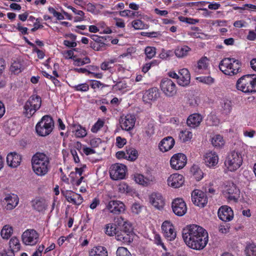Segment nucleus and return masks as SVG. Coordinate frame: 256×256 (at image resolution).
<instances>
[{
    "label": "nucleus",
    "instance_id": "obj_24",
    "mask_svg": "<svg viewBox=\"0 0 256 256\" xmlns=\"http://www.w3.org/2000/svg\"><path fill=\"white\" fill-rule=\"evenodd\" d=\"M136 118L134 115L128 114L124 118H121L120 122L122 130L129 131L133 128L135 125Z\"/></svg>",
    "mask_w": 256,
    "mask_h": 256
},
{
    "label": "nucleus",
    "instance_id": "obj_59",
    "mask_svg": "<svg viewBox=\"0 0 256 256\" xmlns=\"http://www.w3.org/2000/svg\"><path fill=\"white\" fill-rule=\"evenodd\" d=\"M9 248L8 250L15 252L16 249V236H13L11 238L9 242Z\"/></svg>",
    "mask_w": 256,
    "mask_h": 256
},
{
    "label": "nucleus",
    "instance_id": "obj_9",
    "mask_svg": "<svg viewBox=\"0 0 256 256\" xmlns=\"http://www.w3.org/2000/svg\"><path fill=\"white\" fill-rule=\"evenodd\" d=\"M39 234L34 229H27L22 235V240L26 246H34L39 242Z\"/></svg>",
    "mask_w": 256,
    "mask_h": 256
},
{
    "label": "nucleus",
    "instance_id": "obj_39",
    "mask_svg": "<svg viewBox=\"0 0 256 256\" xmlns=\"http://www.w3.org/2000/svg\"><path fill=\"white\" fill-rule=\"evenodd\" d=\"M126 156L128 160L134 161L137 158L138 153L136 149L129 148L126 150Z\"/></svg>",
    "mask_w": 256,
    "mask_h": 256
},
{
    "label": "nucleus",
    "instance_id": "obj_19",
    "mask_svg": "<svg viewBox=\"0 0 256 256\" xmlns=\"http://www.w3.org/2000/svg\"><path fill=\"white\" fill-rule=\"evenodd\" d=\"M223 194L228 200L236 202L239 197L240 190L237 188L236 184H232V185L226 186Z\"/></svg>",
    "mask_w": 256,
    "mask_h": 256
},
{
    "label": "nucleus",
    "instance_id": "obj_48",
    "mask_svg": "<svg viewBox=\"0 0 256 256\" xmlns=\"http://www.w3.org/2000/svg\"><path fill=\"white\" fill-rule=\"evenodd\" d=\"M116 256H132L128 250L124 247H118L116 252Z\"/></svg>",
    "mask_w": 256,
    "mask_h": 256
},
{
    "label": "nucleus",
    "instance_id": "obj_14",
    "mask_svg": "<svg viewBox=\"0 0 256 256\" xmlns=\"http://www.w3.org/2000/svg\"><path fill=\"white\" fill-rule=\"evenodd\" d=\"M192 200L196 206L200 208H204L208 203V197L206 194L200 190H194L192 191Z\"/></svg>",
    "mask_w": 256,
    "mask_h": 256
},
{
    "label": "nucleus",
    "instance_id": "obj_55",
    "mask_svg": "<svg viewBox=\"0 0 256 256\" xmlns=\"http://www.w3.org/2000/svg\"><path fill=\"white\" fill-rule=\"evenodd\" d=\"M145 180L148 186L150 184L156 181L155 177L150 172H148L144 176Z\"/></svg>",
    "mask_w": 256,
    "mask_h": 256
},
{
    "label": "nucleus",
    "instance_id": "obj_57",
    "mask_svg": "<svg viewBox=\"0 0 256 256\" xmlns=\"http://www.w3.org/2000/svg\"><path fill=\"white\" fill-rule=\"evenodd\" d=\"M126 143V140L120 136H117L116 138V146L118 148H122Z\"/></svg>",
    "mask_w": 256,
    "mask_h": 256
},
{
    "label": "nucleus",
    "instance_id": "obj_47",
    "mask_svg": "<svg viewBox=\"0 0 256 256\" xmlns=\"http://www.w3.org/2000/svg\"><path fill=\"white\" fill-rule=\"evenodd\" d=\"M135 182L144 186H148L147 183L145 180L144 176L142 174H136L134 175Z\"/></svg>",
    "mask_w": 256,
    "mask_h": 256
},
{
    "label": "nucleus",
    "instance_id": "obj_6",
    "mask_svg": "<svg viewBox=\"0 0 256 256\" xmlns=\"http://www.w3.org/2000/svg\"><path fill=\"white\" fill-rule=\"evenodd\" d=\"M42 105L40 96L33 94L30 96L24 106L22 114L27 118H30L40 109Z\"/></svg>",
    "mask_w": 256,
    "mask_h": 256
},
{
    "label": "nucleus",
    "instance_id": "obj_20",
    "mask_svg": "<svg viewBox=\"0 0 256 256\" xmlns=\"http://www.w3.org/2000/svg\"><path fill=\"white\" fill-rule=\"evenodd\" d=\"M184 178L182 174L177 173L170 174L167 179V184L169 186L178 188L184 184Z\"/></svg>",
    "mask_w": 256,
    "mask_h": 256
},
{
    "label": "nucleus",
    "instance_id": "obj_31",
    "mask_svg": "<svg viewBox=\"0 0 256 256\" xmlns=\"http://www.w3.org/2000/svg\"><path fill=\"white\" fill-rule=\"evenodd\" d=\"M191 50L192 49L187 46H179L175 49L174 54L177 58H184L188 56Z\"/></svg>",
    "mask_w": 256,
    "mask_h": 256
},
{
    "label": "nucleus",
    "instance_id": "obj_62",
    "mask_svg": "<svg viewBox=\"0 0 256 256\" xmlns=\"http://www.w3.org/2000/svg\"><path fill=\"white\" fill-rule=\"evenodd\" d=\"M100 204V200L97 198H94L92 200V203L90 204V208L92 209V210H94V208H96L99 204Z\"/></svg>",
    "mask_w": 256,
    "mask_h": 256
},
{
    "label": "nucleus",
    "instance_id": "obj_22",
    "mask_svg": "<svg viewBox=\"0 0 256 256\" xmlns=\"http://www.w3.org/2000/svg\"><path fill=\"white\" fill-rule=\"evenodd\" d=\"M218 216L224 222L230 221L234 218V212L232 208L228 206L220 207L218 212Z\"/></svg>",
    "mask_w": 256,
    "mask_h": 256
},
{
    "label": "nucleus",
    "instance_id": "obj_17",
    "mask_svg": "<svg viewBox=\"0 0 256 256\" xmlns=\"http://www.w3.org/2000/svg\"><path fill=\"white\" fill-rule=\"evenodd\" d=\"M106 209L114 214H120L124 212L126 206L120 200H112L106 204Z\"/></svg>",
    "mask_w": 256,
    "mask_h": 256
},
{
    "label": "nucleus",
    "instance_id": "obj_43",
    "mask_svg": "<svg viewBox=\"0 0 256 256\" xmlns=\"http://www.w3.org/2000/svg\"><path fill=\"white\" fill-rule=\"evenodd\" d=\"M104 120L98 118L97 122L92 126L91 132L93 133H97L104 126Z\"/></svg>",
    "mask_w": 256,
    "mask_h": 256
},
{
    "label": "nucleus",
    "instance_id": "obj_41",
    "mask_svg": "<svg viewBox=\"0 0 256 256\" xmlns=\"http://www.w3.org/2000/svg\"><path fill=\"white\" fill-rule=\"evenodd\" d=\"M191 171L193 172V176L197 181H200L204 177L203 172L197 166H192Z\"/></svg>",
    "mask_w": 256,
    "mask_h": 256
},
{
    "label": "nucleus",
    "instance_id": "obj_40",
    "mask_svg": "<svg viewBox=\"0 0 256 256\" xmlns=\"http://www.w3.org/2000/svg\"><path fill=\"white\" fill-rule=\"evenodd\" d=\"M222 112L226 114H229L232 110L231 102L228 100H224L222 102Z\"/></svg>",
    "mask_w": 256,
    "mask_h": 256
},
{
    "label": "nucleus",
    "instance_id": "obj_61",
    "mask_svg": "<svg viewBox=\"0 0 256 256\" xmlns=\"http://www.w3.org/2000/svg\"><path fill=\"white\" fill-rule=\"evenodd\" d=\"M67 8L72 10L74 13L76 14H77L80 16H84V13L83 11L80 10H77L74 8L72 7L71 6H67Z\"/></svg>",
    "mask_w": 256,
    "mask_h": 256
},
{
    "label": "nucleus",
    "instance_id": "obj_3",
    "mask_svg": "<svg viewBox=\"0 0 256 256\" xmlns=\"http://www.w3.org/2000/svg\"><path fill=\"white\" fill-rule=\"evenodd\" d=\"M242 63L234 58H227L222 59L220 64L219 68L224 74L234 76L241 71Z\"/></svg>",
    "mask_w": 256,
    "mask_h": 256
},
{
    "label": "nucleus",
    "instance_id": "obj_10",
    "mask_svg": "<svg viewBox=\"0 0 256 256\" xmlns=\"http://www.w3.org/2000/svg\"><path fill=\"white\" fill-rule=\"evenodd\" d=\"M126 170V166L123 164H112L110 170V178L115 180L124 179Z\"/></svg>",
    "mask_w": 256,
    "mask_h": 256
},
{
    "label": "nucleus",
    "instance_id": "obj_37",
    "mask_svg": "<svg viewBox=\"0 0 256 256\" xmlns=\"http://www.w3.org/2000/svg\"><path fill=\"white\" fill-rule=\"evenodd\" d=\"M71 88L76 92H87L90 90V86L87 83L80 84L77 85L71 86Z\"/></svg>",
    "mask_w": 256,
    "mask_h": 256
},
{
    "label": "nucleus",
    "instance_id": "obj_34",
    "mask_svg": "<svg viewBox=\"0 0 256 256\" xmlns=\"http://www.w3.org/2000/svg\"><path fill=\"white\" fill-rule=\"evenodd\" d=\"M211 143L216 148H222L225 144L223 136L220 134H216L211 139Z\"/></svg>",
    "mask_w": 256,
    "mask_h": 256
},
{
    "label": "nucleus",
    "instance_id": "obj_64",
    "mask_svg": "<svg viewBox=\"0 0 256 256\" xmlns=\"http://www.w3.org/2000/svg\"><path fill=\"white\" fill-rule=\"evenodd\" d=\"M246 38L250 40H254L256 39V33L254 30H250Z\"/></svg>",
    "mask_w": 256,
    "mask_h": 256
},
{
    "label": "nucleus",
    "instance_id": "obj_33",
    "mask_svg": "<svg viewBox=\"0 0 256 256\" xmlns=\"http://www.w3.org/2000/svg\"><path fill=\"white\" fill-rule=\"evenodd\" d=\"M89 256H108L106 248L102 246H94L89 252Z\"/></svg>",
    "mask_w": 256,
    "mask_h": 256
},
{
    "label": "nucleus",
    "instance_id": "obj_13",
    "mask_svg": "<svg viewBox=\"0 0 256 256\" xmlns=\"http://www.w3.org/2000/svg\"><path fill=\"white\" fill-rule=\"evenodd\" d=\"M162 230L164 236L168 241L174 240L176 236V232L173 224L168 220L164 221L162 225Z\"/></svg>",
    "mask_w": 256,
    "mask_h": 256
},
{
    "label": "nucleus",
    "instance_id": "obj_1",
    "mask_svg": "<svg viewBox=\"0 0 256 256\" xmlns=\"http://www.w3.org/2000/svg\"><path fill=\"white\" fill-rule=\"evenodd\" d=\"M182 236L186 244L194 250H202L208 242L207 232L196 224L187 226L182 230Z\"/></svg>",
    "mask_w": 256,
    "mask_h": 256
},
{
    "label": "nucleus",
    "instance_id": "obj_30",
    "mask_svg": "<svg viewBox=\"0 0 256 256\" xmlns=\"http://www.w3.org/2000/svg\"><path fill=\"white\" fill-rule=\"evenodd\" d=\"M204 161L208 166L210 168L214 167L218 162V158L215 152H210L206 154Z\"/></svg>",
    "mask_w": 256,
    "mask_h": 256
},
{
    "label": "nucleus",
    "instance_id": "obj_63",
    "mask_svg": "<svg viewBox=\"0 0 256 256\" xmlns=\"http://www.w3.org/2000/svg\"><path fill=\"white\" fill-rule=\"evenodd\" d=\"M64 44L68 48H74L76 46L77 44L75 41H70L68 40H64Z\"/></svg>",
    "mask_w": 256,
    "mask_h": 256
},
{
    "label": "nucleus",
    "instance_id": "obj_58",
    "mask_svg": "<svg viewBox=\"0 0 256 256\" xmlns=\"http://www.w3.org/2000/svg\"><path fill=\"white\" fill-rule=\"evenodd\" d=\"M102 142V140L100 138H94L90 140V144L93 148H97L99 144Z\"/></svg>",
    "mask_w": 256,
    "mask_h": 256
},
{
    "label": "nucleus",
    "instance_id": "obj_2",
    "mask_svg": "<svg viewBox=\"0 0 256 256\" xmlns=\"http://www.w3.org/2000/svg\"><path fill=\"white\" fill-rule=\"evenodd\" d=\"M49 164V158L44 153H36L32 157V170L38 176H44L48 173Z\"/></svg>",
    "mask_w": 256,
    "mask_h": 256
},
{
    "label": "nucleus",
    "instance_id": "obj_8",
    "mask_svg": "<svg viewBox=\"0 0 256 256\" xmlns=\"http://www.w3.org/2000/svg\"><path fill=\"white\" fill-rule=\"evenodd\" d=\"M104 231L106 234L108 236H115L117 240L122 242L124 244H130L132 238L131 236L128 234H122L114 223H110L105 226Z\"/></svg>",
    "mask_w": 256,
    "mask_h": 256
},
{
    "label": "nucleus",
    "instance_id": "obj_4",
    "mask_svg": "<svg viewBox=\"0 0 256 256\" xmlns=\"http://www.w3.org/2000/svg\"><path fill=\"white\" fill-rule=\"evenodd\" d=\"M236 88L246 94L256 92V75L246 74L239 78L236 83Z\"/></svg>",
    "mask_w": 256,
    "mask_h": 256
},
{
    "label": "nucleus",
    "instance_id": "obj_46",
    "mask_svg": "<svg viewBox=\"0 0 256 256\" xmlns=\"http://www.w3.org/2000/svg\"><path fill=\"white\" fill-rule=\"evenodd\" d=\"M61 194L64 196L68 202L72 203V202L73 201L72 199L74 196V194H76V193L74 192L72 190H62Z\"/></svg>",
    "mask_w": 256,
    "mask_h": 256
},
{
    "label": "nucleus",
    "instance_id": "obj_50",
    "mask_svg": "<svg viewBox=\"0 0 256 256\" xmlns=\"http://www.w3.org/2000/svg\"><path fill=\"white\" fill-rule=\"evenodd\" d=\"M197 79L200 82L208 85L212 84L214 82V78L210 76H200Z\"/></svg>",
    "mask_w": 256,
    "mask_h": 256
},
{
    "label": "nucleus",
    "instance_id": "obj_26",
    "mask_svg": "<svg viewBox=\"0 0 256 256\" xmlns=\"http://www.w3.org/2000/svg\"><path fill=\"white\" fill-rule=\"evenodd\" d=\"M175 144L174 140L172 136H168L163 138L160 142L158 147L162 152H168L171 150Z\"/></svg>",
    "mask_w": 256,
    "mask_h": 256
},
{
    "label": "nucleus",
    "instance_id": "obj_49",
    "mask_svg": "<svg viewBox=\"0 0 256 256\" xmlns=\"http://www.w3.org/2000/svg\"><path fill=\"white\" fill-rule=\"evenodd\" d=\"M132 25L135 30H142L145 28V24L140 20H133L132 22Z\"/></svg>",
    "mask_w": 256,
    "mask_h": 256
},
{
    "label": "nucleus",
    "instance_id": "obj_7",
    "mask_svg": "<svg viewBox=\"0 0 256 256\" xmlns=\"http://www.w3.org/2000/svg\"><path fill=\"white\" fill-rule=\"evenodd\" d=\"M242 152L234 150L228 154L224 162V165L229 171L234 172L242 166Z\"/></svg>",
    "mask_w": 256,
    "mask_h": 256
},
{
    "label": "nucleus",
    "instance_id": "obj_45",
    "mask_svg": "<svg viewBox=\"0 0 256 256\" xmlns=\"http://www.w3.org/2000/svg\"><path fill=\"white\" fill-rule=\"evenodd\" d=\"M89 82L90 87L94 90L100 88H104L108 86V85L97 80H90Z\"/></svg>",
    "mask_w": 256,
    "mask_h": 256
},
{
    "label": "nucleus",
    "instance_id": "obj_42",
    "mask_svg": "<svg viewBox=\"0 0 256 256\" xmlns=\"http://www.w3.org/2000/svg\"><path fill=\"white\" fill-rule=\"evenodd\" d=\"M244 251L246 256H256V245L254 244H248Z\"/></svg>",
    "mask_w": 256,
    "mask_h": 256
},
{
    "label": "nucleus",
    "instance_id": "obj_35",
    "mask_svg": "<svg viewBox=\"0 0 256 256\" xmlns=\"http://www.w3.org/2000/svg\"><path fill=\"white\" fill-rule=\"evenodd\" d=\"M13 228L9 225H5L1 230L0 234L3 239L8 240L13 233Z\"/></svg>",
    "mask_w": 256,
    "mask_h": 256
},
{
    "label": "nucleus",
    "instance_id": "obj_52",
    "mask_svg": "<svg viewBox=\"0 0 256 256\" xmlns=\"http://www.w3.org/2000/svg\"><path fill=\"white\" fill-rule=\"evenodd\" d=\"M127 88V84L124 82H118L113 86L112 88L115 90L121 91Z\"/></svg>",
    "mask_w": 256,
    "mask_h": 256
},
{
    "label": "nucleus",
    "instance_id": "obj_44",
    "mask_svg": "<svg viewBox=\"0 0 256 256\" xmlns=\"http://www.w3.org/2000/svg\"><path fill=\"white\" fill-rule=\"evenodd\" d=\"M144 54L146 58L152 59L156 54V48L154 46H148L144 49Z\"/></svg>",
    "mask_w": 256,
    "mask_h": 256
},
{
    "label": "nucleus",
    "instance_id": "obj_28",
    "mask_svg": "<svg viewBox=\"0 0 256 256\" xmlns=\"http://www.w3.org/2000/svg\"><path fill=\"white\" fill-rule=\"evenodd\" d=\"M179 76L178 82L182 86H188L190 82V76L189 71L186 68H182L178 72Z\"/></svg>",
    "mask_w": 256,
    "mask_h": 256
},
{
    "label": "nucleus",
    "instance_id": "obj_18",
    "mask_svg": "<svg viewBox=\"0 0 256 256\" xmlns=\"http://www.w3.org/2000/svg\"><path fill=\"white\" fill-rule=\"evenodd\" d=\"M114 224L122 232V234L124 233V234H128L130 236L132 232V225L127 220H124L122 217L119 216L115 218Z\"/></svg>",
    "mask_w": 256,
    "mask_h": 256
},
{
    "label": "nucleus",
    "instance_id": "obj_32",
    "mask_svg": "<svg viewBox=\"0 0 256 256\" xmlns=\"http://www.w3.org/2000/svg\"><path fill=\"white\" fill-rule=\"evenodd\" d=\"M72 132L77 138H83L87 135V131L85 128L79 124L72 125Z\"/></svg>",
    "mask_w": 256,
    "mask_h": 256
},
{
    "label": "nucleus",
    "instance_id": "obj_36",
    "mask_svg": "<svg viewBox=\"0 0 256 256\" xmlns=\"http://www.w3.org/2000/svg\"><path fill=\"white\" fill-rule=\"evenodd\" d=\"M192 137V132L188 130L181 131L179 134L180 140L184 142L190 141Z\"/></svg>",
    "mask_w": 256,
    "mask_h": 256
},
{
    "label": "nucleus",
    "instance_id": "obj_27",
    "mask_svg": "<svg viewBox=\"0 0 256 256\" xmlns=\"http://www.w3.org/2000/svg\"><path fill=\"white\" fill-rule=\"evenodd\" d=\"M209 60L206 56H202L192 66V70L197 74H201L203 70H207L209 65Z\"/></svg>",
    "mask_w": 256,
    "mask_h": 256
},
{
    "label": "nucleus",
    "instance_id": "obj_51",
    "mask_svg": "<svg viewBox=\"0 0 256 256\" xmlns=\"http://www.w3.org/2000/svg\"><path fill=\"white\" fill-rule=\"evenodd\" d=\"M199 3L201 4H209L208 6V8L210 10H218L220 7V3L218 2H200Z\"/></svg>",
    "mask_w": 256,
    "mask_h": 256
},
{
    "label": "nucleus",
    "instance_id": "obj_29",
    "mask_svg": "<svg viewBox=\"0 0 256 256\" xmlns=\"http://www.w3.org/2000/svg\"><path fill=\"white\" fill-rule=\"evenodd\" d=\"M202 120V117L200 114H193L188 118L186 124L189 127L196 128L200 126Z\"/></svg>",
    "mask_w": 256,
    "mask_h": 256
},
{
    "label": "nucleus",
    "instance_id": "obj_16",
    "mask_svg": "<svg viewBox=\"0 0 256 256\" xmlns=\"http://www.w3.org/2000/svg\"><path fill=\"white\" fill-rule=\"evenodd\" d=\"M172 208L174 213L179 216L186 214L187 207L185 202L182 198H176L172 202Z\"/></svg>",
    "mask_w": 256,
    "mask_h": 256
},
{
    "label": "nucleus",
    "instance_id": "obj_11",
    "mask_svg": "<svg viewBox=\"0 0 256 256\" xmlns=\"http://www.w3.org/2000/svg\"><path fill=\"white\" fill-rule=\"evenodd\" d=\"M163 93L168 96H172L176 93V86L174 82L170 78L162 80L160 85Z\"/></svg>",
    "mask_w": 256,
    "mask_h": 256
},
{
    "label": "nucleus",
    "instance_id": "obj_56",
    "mask_svg": "<svg viewBox=\"0 0 256 256\" xmlns=\"http://www.w3.org/2000/svg\"><path fill=\"white\" fill-rule=\"evenodd\" d=\"M154 242L157 246H161L164 250H166V247L162 242L160 236L158 234H154Z\"/></svg>",
    "mask_w": 256,
    "mask_h": 256
},
{
    "label": "nucleus",
    "instance_id": "obj_38",
    "mask_svg": "<svg viewBox=\"0 0 256 256\" xmlns=\"http://www.w3.org/2000/svg\"><path fill=\"white\" fill-rule=\"evenodd\" d=\"M16 156V152H10L8 154L6 158V164L10 168L16 167V162L14 160V158Z\"/></svg>",
    "mask_w": 256,
    "mask_h": 256
},
{
    "label": "nucleus",
    "instance_id": "obj_21",
    "mask_svg": "<svg viewBox=\"0 0 256 256\" xmlns=\"http://www.w3.org/2000/svg\"><path fill=\"white\" fill-rule=\"evenodd\" d=\"M160 96V92L157 88H152L146 90L142 96V100L145 103L150 104L156 101Z\"/></svg>",
    "mask_w": 256,
    "mask_h": 256
},
{
    "label": "nucleus",
    "instance_id": "obj_23",
    "mask_svg": "<svg viewBox=\"0 0 256 256\" xmlns=\"http://www.w3.org/2000/svg\"><path fill=\"white\" fill-rule=\"evenodd\" d=\"M31 204L32 208L38 212H42L45 211L48 206V204L46 199L42 197H36L31 201Z\"/></svg>",
    "mask_w": 256,
    "mask_h": 256
},
{
    "label": "nucleus",
    "instance_id": "obj_12",
    "mask_svg": "<svg viewBox=\"0 0 256 256\" xmlns=\"http://www.w3.org/2000/svg\"><path fill=\"white\" fill-rule=\"evenodd\" d=\"M187 158L182 153L174 154L170 160V164L172 169L178 170L182 168L186 164Z\"/></svg>",
    "mask_w": 256,
    "mask_h": 256
},
{
    "label": "nucleus",
    "instance_id": "obj_15",
    "mask_svg": "<svg viewBox=\"0 0 256 256\" xmlns=\"http://www.w3.org/2000/svg\"><path fill=\"white\" fill-rule=\"evenodd\" d=\"M92 41L90 42V46L95 51H103L106 48L104 41L106 38L96 34H88Z\"/></svg>",
    "mask_w": 256,
    "mask_h": 256
},
{
    "label": "nucleus",
    "instance_id": "obj_53",
    "mask_svg": "<svg viewBox=\"0 0 256 256\" xmlns=\"http://www.w3.org/2000/svg\"><path fill=\"white\" fill-rule=\"evenodd\" d=\"M83 198L82 196L78 194H74V196L72 202V204L74 205H80L83 202Z\"/></svg>",
    "mask_w": 256,
    "mask_h": 256
},
{
    "label": "nucleus",
    "instance_id": "obj_54",
    "mask_svg": "<svg viewBox=\"0 0 256 256\" xmlns=\"http://www.w3.org/2000/svg\"><path fill=\"white\" fill-rule=\"evenodd\" d=\"M141 35L148 38H155L160 36L161 34L160 32H142Z\"/></svg>",
    "mask_w": 256,
    "mask_h": 256
},
{
    "label": "nucleus",
    "instance_id": "obj_25",
    "mask_svg": "<svg viewBox=\"0 0 256 256\" xmlns=\"http://www.w3.org/2000/svg\"><path fill=\"white\" fill-rule=\"evenodd\" d=\"M152 204L158 210H161L164 205V200L160 193H152L150 198Z\"/></svg>",
    "mask_w": 256,
    "mask_h": 256
},
{
    "label": "nucleus",
    "instance_id": "obj_5",
    "mask_svg": "<svg viewBox=\"0 0 256 256\" xmlns=\"http://www.w3.org/2000/svg\"><path fill=\"white\" fill-rule=\"evenodd\" d=\"M54 128V121L52 117L48 115L43 116L36 126L37 134L41 136L49 135Z\"/></svg>",
    "mask_w": 256,
    "mask_h": 256
},
{
    "label": "nucleus",
    "instance_id": "obj_60",
    "mask_svg": "<svg viewBox=\"0 0 256 256\" xmlns=\"http://www.w3.org/2000/svg\"><path fill=\"white\" fill-rule=\"evenodd\" d=\"M82 151L86 156H88L96 153L94 150L86 146H83Z\"/></svg>",
    "mask_w": 256,
    "mask_h": 256
}]
</instances>
